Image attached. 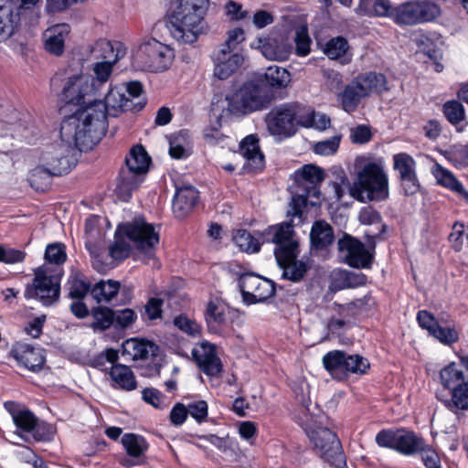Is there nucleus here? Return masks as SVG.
I'll use <instances>...</instances> for the list:
<instances>
[{"mask_svg":"<svg viewBox=\"0 0 468 468\" xmlns=\"http://www.w3.org/2000/svg\"><path fill=\"white\" fill-rule=\"evenodd\" d=\"M263 277L257 275L252 272L241 273L238 279V288L241 292L243 302L245 303L246 292H254L257 287L260 285Z\"/></svg>","mask_w":468,"mask_h":468,"instance_id":"obj_58","label":"nucleus"},{"mask_svg":"<svg viewBox=\"0 0 468 468\" xmlns=\"http://www.w3.org/2000/svg\"><path fill=\"white\" fill-rule=\"evenodd\" d=\"M40 161L41 164L29 172L28 182L37 191L43 192L51 186L54 176L68 174L69 165L66 159H61L58 165H54L49 155H42Z\"/></svg>","mask_w":468,"mask_h":468,"instance_id":"obj_19","label":"nucleus"},{"mask_svg":"<svg viewBox=\"0 0 468 468\" xmlns=\"http://www.w3.org/2000/svg\"><path fill=\"white\" fill-rule=\"evenodd\" d=\"M124 350L133 360H143L147 359L149 356H155L159 347L147 340L130 339L126 341Z\"/></svg>","mask_w":468,"mask_h":468,"instance_id":"obj_37","label":"nucleus"},{"mask_svg":"<svg viewBox=\"0 0 468 468\" xmlns=\"http://www.w3.org/2000/svg\"><path fill=\"white\" fill-rule=\"evenodd\" d=\"M142 103H134L124 94V86L110 87L101 101L83 110L67 116L61 122V136L68 143H73L80 150H90L105 135L108 128L107 117H117L127 111H140Z\"/></svg>","mask_w":468,"mask_h":468,"instance_id":"obj_1","label":"nucleus"},{"mask_svg":"<svg viewBox=\"0 0 468 468\" xmlns=\"http://www.w3.org/2000/svg\"><path fill=\"white\" fill-rule=\"evenodd\" d=\"M92 55L97 58H101V61L116 63L125 55V48L119 41L101 39L96 42Z\"/></svg>","mask_w":468,"mask_h":468,"instance_id":"obj_30","label":"nucleus"},{"mask_svg":"<svg viewBox=\"0 0 468 468\" xmlns=\"http://www.w3.org/2000/svg\"><path fill=\"white\" fill-rule=\"evenodd\" d=\"M71 28L69 24L60 23L47 28L43 33L45 50L56 57L64 53L65 43L69 38Z\"/></svg>","mask_w":468,"mask_h":468,"instance_id":"obj_24","label":"nucleus"},{"mask_svg":"<svg viewBox=\"0 0 468 468\" xmlns=\"http://www.w3.org/2000/svg\"><path fill=\"white\" fill-rule=\"evenodd\" d=\"M310 239L314 249H326L334 242V229L330 224L324 220L315 221L311 229Z\"/></svg>","mask_w":468,"mask_h":468,"instance_id":"obj_34","label":"nucleus"},{"mask_svg":"<svg viewBox=\"0 0 468 468\" xmlns=\"http://www.w3.org/2000/svg\"><path fill=\"white\" fill-rule=\"evenodd\" d=\"M379 233H373L371 230L365 231L366 245L359 239L345 234L338 239V250L344 254L345 262L353 268H370L374 260L375 249Z\"/></svg>","mask_w":468,"mask_h":468,"instance_id":"obj_13","label":"nucleus"},{"mask_svg":"<svg viewBox=\"0 0 468 468\" xmlns=\"http://www.w3.org/2000/svg\"><path fill=\"white\" fill-rule=\"evenodd\" d=\"M244 39L243 29L236 27L229 31L227 40L214 55V75L218 79L226 80L242 65V55L232 51Z\"/></svg>","mask_w":468,"mask_h":468,"instance_id":"obj_16","label":"nucleus"},{"mask_svg":"<svg viewBox=\"0 0 468 468\" xmlns=\"http://www.w3.org/2000/svg\"><path fill=\"white\" fill-rule=\"evenodd\" d=\"M399 429L381 430L376 435L375 441L379 447L388 448L395 451L398 444Z\"/></svg>","mask_w":468,"mask_h":468,"instance_id":"obj_63","label":"nucleus"},{"mask_svg":"<svg viewBox=\"0 0 468 468\" xmlns=\"http://www.w3.org/2000/svg\"><path fill=\"white\" fill-rule=\"evenodd\" d=\"M251 47L259 48L269 60H280L284 58L283 47L271 37H260L256 43L251 44Z\"/></svg>","mask_w":468,"mask_h":468,"instance_id":"obj_45","label":"nucleus"},{"mask_svg":"<svg viewBox=\"0 0 468 468\" xmlns=\"http://www.w3.org/2000/svg\"><path fill=\"white\" fill-rule=\"evenodd\" d=\"M115 63L98 61L93 65L94 76H90V83L95 94L101 95L103 86H106L112 73L113 65Z\"/></svg>","mask_w":468,"mask_h":468,"instance_id":"obj_39","label":"nucleus"},{"mask_svg":"<svg viewBox=\"0 0 468 468\" xmlns=\"http://www.w3.org/2000/svg\"><path fill=\"white\" fill-rule=\"evenodd\" d=\"M169 154L174 159H185L190 154V150L183 134L170 140Z\"/></svg>","mask_w":468,"mask_h":468,"instance_id":"obj_61","label":"nucleus"},{"mask_svg":"<svg viewBox=\"0 0 468 468\" xmlns=\"http://www.w3.org/2000/svg\"><path fill=\"white\" fill-rule=\"evenodd\" d=\"M292 184L289 186L292 195L289 213L300 218L301 209L308 204L315 207L320 203V186L324 179V170L313 164H307L292 175Z\"/></svg>","mask_w":468,"mask_h":468,"instance_id":"obj_7","label":"nucleus"},{"mask_svg":"<svg viewBox=\"0 0 468 468\" xmlns=\"http://www.w3.org/2000/svg\"><path fill=\"white\" fill-rule=\"evenodd\" d=\"M356 78L363 86L367 97L371 94H382L388 90L387 78L381 72L368 71L358 74Z\"/></svg>","mask_w":468,"mask_h":468,"instance_id":"obj_33","label":"nucleus"},{"mask_svg":"<svg viewBox=\"0 0 468 468\" xmlns=\"http://www.w3.org/2000/svg\"><path fill=\"white\" fill-rule=\"evenodd\" d=\"M151 164V157L141 145L131 148L125 157V165L120 169L115 194L123 202H128L145 178Z\"/></svg>","mask_w":468,"mask_h":468,"instance_id":"obj_8","label":"nucleus"},{"mask_svg":"<svg viewBox=\"0 0 468 468\" xmlns=\"http://www.w3.org/2000/svg\"><path fill=\"white\" fill-rule=\"evenodd\" d=\"M346 362V353L341 350L329 351L323 356L324 367L334 379L338 381L348 378Z\"/></svg>","mask_w":468,"mask_h":468,"instance_id":"obj_29","label":"nucleus"},{"mask_svg":"<svg viewBox=\"0 0 468 468\" xmlns=\"http://www.w3.org/2000/svg\"><path fill=\"white\" fill-rule=\"evenodd\" d=\"M432 174L437 183L450 190L459 194L468 201V191L465 190L463 184L449 170L436 164L433 167Z\"/></svg>","mask_w":468,"mask_h":468,"instance_id":"obj_36","label":"nucleus"},{"mask_svg":"<svg viewBox=\"0 0 468 468\" xmlns=\"http://www.w3.org/2000/svg\"><path fill=\"white\" fill-rule=\"evenodd\" d=\"M122 443L127 454L135 459H140L144 456L148 449V443L145 439L141 435L133 433H125L122 437Z\"/></svg>","mask_w":468,"mask_h":468,"instance_id":"obj_41","label":"nucleus"},{"mask_svg":"<svg viewBox=\"0 0 468 468\" xmlns=\"http://www.w3.org/2000/svg\"><path fill=\"white\" fill-rule=\"evenodd\" d=\"M416 161L407 153L393 155V168L399 173L401 186L406 196L416 194L420 185L416 173Z\"/></svg>","mask_w":468,"mask_h":468,"instance_id":"obj_20","label":"nucleus"},{"mask_svg":"<svg viewBox=\"0 0 468 468\" xmlns=\"http://www.w3.org/2000/svg\"><path fill=\"white\" fill-rule=\"evenodd\" d=\"M294 392L296 400L301 405L300 414L295 419L305 431L316 453L335 468H346V457L336 433L323 426L322 416L310 414L308 385L302 382Z\"/></svg>","mask_w":468,"mask_h":468,"instance_id":"obj_2","label":"nucleus"},{"mask_svg":"<svg viewBox=\"0 0 468 468\" xmlns=\"http://www.w3.org/2000/svg\"><path fill=\"white\" fill-rule=\"evenodd\" d=\"M431 335L446 346L454 344L459 340V334L454 328L442 327L440 324L435 326V329Z\"/></svg>","mask_w":468,"mask_h":468,"instance_id":"obj_64","label":"nucleus"},{"mask_svg":"<svg viewBox=\"0 0 468 468\" xmlns=\"http://www.w3.org/2000/svg\"><path fill=\"white\" fill-rule=\"evenodd\" d=\"M113 313V326L116 329H126L130 327L137 319L136 313L131 308L115 310Z\"/></svg>","mask_w":468,"mask_h":468,"instance_id":"obj_60","label":"nucleus"},{"mask_svg":"<svg viewBox=\"0 0 468 468\" xmlns=\"http://www.w3.org/2000/svg\"><path fill=\"white\" fill-rule=\"evenodd\" d=\"M442 112L446 119L456 125L465 119L464 107L459 101L452 100L443 104Z\"/></svg>","mask_w":468,"mask_h":468,"instance_id":"obj_54","label":"nucleus"},{"mask_svg":"<svg viewBox=\"0 0 468 468\" xmlns=\"http://www.w3.org/2000/svg\"><path fill=\"white\" fill-rule=\"evenodd\" d=\"M348 48V42L345 37H335L325 43L324 53L330 59H338L346 53Z\"/></svg>","mask_w":468,"mask_h":468,"instance_id":"obj_53","label":"nucleus"},{"mask_svg":"<svg viewBox=\"0 0 468 468\" xmlns=\"http://www.w3.org/2000/svg\"><path fill=\"white\" fill-rule=\"evenodd\" d=\"M208 5V0H180L168 24L173 37L186 44L197 41L206 27L204 16Z\"/></svg>","mask_w":468,"mask_h":468,"instance_id":"obj_6","label":"nucleus"},{"mask_svg":"<svg viewBox=\"0 0 468 468\" xmlns=\"http://www.w3.org/2000/svg\"><path fill=\"white\" fill-rule=\"evenodd\" d=\"M199 198V193L191 185L176 186L173 198V211L177 218H184L193 210Z\"/></svg>","mask_w":468,"mask_h":468,"instance_id":"obj_26","label":"nucleus"},{"mask_svg":"<svg viewBox=\"0 0 468 468\" xmlns=\"http://www.w3.org/2000/svg\"><path fill=\"white\" fill-rule=\"evenodd\" d=\"M192 356L198 368L207 376L216 377L222 371V363L216 346L204 341L192 349Z\"/></svg>","mask_w":468,"mask_h":468,"instance_id":"obj_22","label":"nucleus"},{"mask_svg":"<svg viewBox=\"0 0 468 468\" xmlns=\"http://www.w3.org/2000/svg\"><path fill=\"white\" fill-rule=\"evenodd\" d=\"M60 139H61V142L64 143L66 145H63L58 149H54V151L45 152L42 155H49L50 161L54 165H58V162L61 161V159H66L67 163L69 165V172L75 164L73 162L72 157H70L69 155V154H66V153H69L73 148H77L80 151V149L79 147H77V145H75L73 143L70 144V143H68L67 141L63 140L61 135H60ZM83 150H81V152Z\"/></svg>","mask_w":468,"mask_h":468,"instance_id":"obj_55","label":"nucleus"},{"mask_svg":"<svg viewBox=\"0 0 468 468\" xmlns=\"http://www.w3.org/2000/svg\"><path fill=\"white\" fill-rule=\"evenodd\" d=\"M46 263L50 267H61L67 260L65 246L62 243L48 244L45 250Z\"/></svg>","mask_w":468,"mask_h":468,"instance_id":"obj_52","label":"nucleus"},{"mask_svg":"<svg viewBox=\"0 0 468 468\" xmlns=\"http://www.w3.org/2000/svg\"><path fill=\"white\" fill-rule=\"evenodd\" d=\"M61 101L65 104L80 106L75 112L92 105L96 94L90 86V75L78 74L69 78L61 92Z\"/></svg>","mask_w":468,"mask_h":468,"instance_id":"obj_18","label":"nucleus"},{"mask_svg":"<svg viewBox=\"0 0 468 468\" xmlns=\"http://www.w3.org/2000/svg\"><path fill=\"white\" fill-rule=\"evenodd\" d=\"M424 444V439L415 431L399 429L398 444L395 447L396 452L406 456H411L419 453L423 449Z\"/></svg>","mask_w":468,"mask_h":468,"instance_id":"obj_31","label":"nucleus"},{"mask_svg":"<svg viewBox=\"0 0 468 468\" xmlns=\"http://www.w3.org/2000/svg\"><path fill=\"white\" fill-rule=\"evenodd\" d=\"M358 220L363 225L374 226L375 230L370 229L373 233H379L378 240L385 239V233L387 232V225L382 222L380 213L372 206H367L360 209L358 214Z\"/></svg>","mask_w":468,"mask_h":468,"instance_id":"obj_38","label":"nucleus"},{"mask_svg":"<svg viewBox=\"0 0 468 468\" xmlns=\"http://www.w3.org/2000/svg\"><path fill=\"white\" fill-rule=\"evenodd\" d=\"M439 383L443 390L436 398L449 410L457 414L468 410V356L460 357V363L451 362L439 372Z\"/></svg>","mask_w":468,"mask_h":468,"instance_id":"obj_5","label":"nucleus"},{"mask_svg":"<svg viewBox=\"0 0 468 468\" xmlns=\"http://www.w3.org/2000/svg\"><path fill=\"white\" fill-rule=\"evenodd\" d=\"M204 316L210 334L228 337L234 333L233 324L239 313L224 302L215 299L207 303Z\"/></svg>","mask_w":468,"mask_h":468,"instance_id":"obj_17","label":"nucleus"},{"mask_svg":"<svg viewBox=\"0 0 468 468\" xmlns=\"http://www.w3.org/2000/svg\"><path fill=\"white\" fill-rule=\"evenodd\" d=\"M147 258L154 256V250L159 243V233L155 231L153 224L148 223L143 217L134 218L131 222L120 226L115 232L113 243L109 247L111 257L122 261L129 257L131 245Z\"/></svg>","mask_w":468,"mask_h":468,"instance_id":"obj_4","label":"nucleus"},{"mask_svg":"<svg viewBox=\"0 0 468 468\" xmlns=\"http://www.w3.org/2000/svg\"><path fill=\"white\" fill-rule=\"evenodd\" d=\"M276 292L275 282L270 279L264 278L261 282L254 292H246L245 303L247 304H255L263 303L274 296Z\"/></svg>","mask_w":468,"mask_h":468,"instance_id":"obj_42","label":"nucleus"},{"mask_svg":"<svg viewBox=\"0 0 468 468\" xmlns=\"http://www.w3.org/2000/svg\"><path fill=\"white\" fill-rule=\"evenodd\" d=\"M39 0H21L19 5H5L9 6L15 14L17 15V24L21 19H26L27 16H32L29 18L30 22L36 21L39 16L40 11L37 6Z\"/></svg>","mask_w":468,"mask_h":468,"instance_id":"obj_49","label":"nucleus"},{"mask_svg":"<svg viewBox=\"0 0 468 468\" xmlns=\"http://www.w3.org/2000/svg\"><path fill=\"white\" fill-rule=\"evenodd\" d=\"M110 377L115 388L132 391L137 388L134 374L128 366L116 362L110 367Z\"/></svg>","mask_w":468,"mask_h":468,"instance_id":"obj_32","label":"nucleus"},{"mask_svg":"<svg viewBox=\"0 0 468 468\" xmlns=\"http://www.w3.org/2000/svg\"><path fill=\"white\" fill-rule=\"evenodd\" d=\"M342 108L345 112L351 113L355 112L361 101L367 98L363 86L355 77L337 95Z\"/></svg>","mask_w":468,"mask_h":468,"instance_id":"obj_28","label":"nucleus"},{"mask_svg":"<svg viewBox=\"0 0 468 468\" xmlns=\"http://www.w3.org/2000/svg\"><path fill=\"white\" fill-rule=\"evenodd\" d=\"M305 105L299 102H286L273 107L265 117L269 133L280 139L294 135L298 127L310 125L309 113Z\"/></svg>","mask_w":468,"mask_h":468,"instance_id":"obj_9","label":"nucleus"},{"mask_svg":"<svg viewBox=\"0 0 468 468\" xmlns=\"http://www.w3.org/2000/svg\"><path fill=\"white\" fill-rule=\"evenodd\" d=\"M412 41L418 47L420 52H422L431 59H436L438 57V49L434 41L424 32L417 31L412 35Z\"/></svg>","mask_w":468,"mask_h":468,"instance_id":"obj_51","label":"nucleus"},{"mask_svg":"<svg viewBox=\"0 0 468 468\" xmlns=\"http://www.w3.org/2000/svg\"><path fill=\"white\" fill-rule=\"evenodd\" d=\"M93 323L91 327L94 331H105L114 323V313L109 307L98 306L91 310Z\"/></svg>","mask_w":468,"mask_h":468,"instance_id":"obj_48","label":"nucleus"},{"mask_svg":"<svg viewBox=\"0 0 468 468\" xmlns=\"http://www.w3.org/2000/svg\"><path fill=\"white\" fill-rule=\"evenodd\" d=\"M239 153L245 159L243 165L245 170L258 173L264 168V154L261 151L257 134H249L240 141Z\"/></svg>","mask_w":468,"mask_h":468,"instance_id":"obj_23","label":"nucleus"},{"mask_svg":"<svg viewBox=\"0 0 468 468\" xmlns=\"http://www.w3.org/2000/svg\"><path fill=\"white\" fill-rule=\"evenodd\" d=\"M394 7L389 0H359L355 11L362 16H390Z\"/></svg>","mask_w":468,"mask_h":468,"instance_id":"obj_35","label":"nucleus"},{"mask_svg":"<svg viewBox=\"0 0 468 468\" xmlns=\"http://www.w3.org/2000/svg\"><path fill=\"white\" fill-rule=\"evenodd\" d=\"M299 249L292 251V255L288 259L282 261L279 257H275L278 266L282 270V278L289 280L292 282H301L310 269L308 259L303 258L298 260Z\"/></svg>","mask_w":468,"mask_h":468,"instance_id":"obj_25","label":"nucleus"},{"mask_svg":"<svg viewBox=\"0 0 468 468\" xmlns=\"http://www.w3.org/2000/svg\"><path fill=\"white\" fill-rule=\"evenodd\" d=\"M235 244L245 252L255 253L260 251L261 243L246 229H238L233 236Z\"/></svg>","mask_w":468,"mask_h":468,"instance_id":"obj_50","label":"nucleus"},{"mask_svg":"<svg viewBox=\"0 0 468 468\" xmlns=\"http://www.w3.org/2000/svg\"><path fill=\"white\" fill-rule=\"evenodd\" d=\"M175 58L174 50L154 37L141 41L132 55V65L135 69L162 72L169 69Z\"/></svg>","mask_w":468,"mask_h":468,"instance_id":"obj_10","label":"nucleus"},{"mask_svg":"<svg viewBox=\"0 0 468 468\" xmlns=\"http://www.w3.org/2000/svg\"><path fill=\"white\" fill-rule=\"evenodd\" d=\"M290 73L283 68L276 65L267 68L264 73L265 84L272 89H281L290 82Z\"/></svg>","mask_w":468,"mask_h":468,"instance_id":"obj_47","label":"nucleus"},{"mask_svg":"<svg viewBox=\"0 0 468 468\" xmlns=\"http://www.w3.org/2000/svg\"><path fill=\"white\" fill-rule=\"evenodd\" d=\"M286 216L287 220L271 225L261 233L263 242L275 245L274 256L279 257L282 261L288 259L292 255V251L299 249V243L294 238V228L303 221V209H301L300 218L291 215L289 209Z\"/></svg>","mask_w":468,"mask_h":468,"instance_id":"obj_12","label":"nucleus"},{"mask_svg":"<svg viewBox=\"0 0 468 468\" xmlns=\"http://www.w3.org/2000/svg\"><path fill=\"white\" fill-rule=\"evenodd\" d=\"M62 267H50L43 264L35 271L32 284H28L24 295L27 299H37L44 306H50L58 301Z\"/></svg>","mask_w":468,"mask_h":468,"instance_id":"obj_11","label":"nucleus"},{"mask_svg":"<svg viewBox=\"0 0 468 468\" xmlns=\"http://www.w3.org/2000/svg\"><path fill=\"white\" fill-rule=\"evenodd\" d=\"M228 110L234 115H247L266 109L270 98L263 89L254 81H247L230 96L226 98Z\"/></svg>","mask_w":468,"mask_h":468,"instance_id":"obj_14","label":"nucleus"},{"mask_svg":"<svg viewBox=\"0 0 468 468\" xmlns=\"http://www.w3.org/2000/svg\"><path fill=\"white\" fill-rule=\"evenodd\" d=\"M356 181L351 195L360 202H380L388 197V176L384 161L370 155L355 159Z\"/></svg>","mask_w":468,"mask_h":468,"instance_id":"obj_3","label":"nucleus"},{"mask_svg":"<svg viewBox=\"0 0 468 468\" xmlns=\"http://www.w3.org/2000/svg\"><path fill=\"white\" fill-rule=\"evenodd\" d=\"M120 290V282L112 280L100 281L90 290L92 297L98 303L110 302Z\"/></svg>","mask_w":468,"mask_h":468,"instance_id":"obj_44","label":"nucleus"},{"mask_svg":"<svg viewBox=\"0 0 468 468\" xmlns=\"http://www.w3.org/2000/svg\"><path fill=\"white\" fill-rule=\"evenodd\" d=\"M174 324L182 332L194 337L198 336L201 333L200 324L184 314L175 317Z\"/></svg>","mask_w":468,"mask_h":468,"instance_id":"obj_62","label":"nucleus"},{"mask_svg":"<svg viewBox=\"0 0 468 468\" xmlns=\"http://www.w3.org/2000/svg\"><path fill=\"white\" fill-rule=\"evenodd\" d=\"M346 369H347L348 377L351 374L363 375L369 368L368 360L360 355H349L346 353Z\"/></svg>","mask_w":468,"mask_h":468,"instance_id":"obj_59","label":"nucleus"},{"mask_svg":"<svg viewBox=\"0 0 468 468\" xmlns=\"http://www.w3.org/2000/svg\"><path fill=\"white\" fill-rule=\"evenodd\" d=\"M294 42L297 56L305 57L310 53L312 40L306 26L302 25L296 28Z\"/></svg>","mask_w":468,"mask_h":468,"instance_id":"obj_57","label":"nucleus"},{"mask_svg":"<svg viewBox=\"0 0 468 468\" xmlns=\"http://www.w3.org/2000/svg\"><path fill=\"white\" fill-rule=\"evenodd\" d=\"M4 408L11 415L16 429L20 432L30 433L32 431L37 418L25 405L8 400L4 403Z\"/></svg>","mask_w":468,"mask_h":468,"instance_id":"obj_27","label":"nucleus"},{"mask_svg":"<svg viewBox=\"0 0 468 468\" xmlns=\"http://www.w3.org/2000/svg\"><path fill=\"white\" fill-rule=\"evenodd\" d=\"M10 353L20 367L35 373L42 370L46 363L44 349L27 343H16Z\"/></svg>","mask_w":468,"mask_h":468,"instance_id":"obj_21","label":"nucleus"},{"mask_svg":"<svg viewBox=\"0 0 468 468\" xmlns=\"http://www.w3.org/2000/svg\"><path fill=\"white\" fill-rule=\"evenodd\" d=\"M441 14V7L430 0H413L394 6L391 17L397 25L414 26L434 21Z\"/></svg>","mask_w":468,"mask_h":468,"instance_id":"obj_15","label":"nucleus"},{"mask_svg":"<svg viewBox=\"0 0 468 468\" xmlns=\"http://www.w3.org/2000/svg\"><path fill=\"white\" fill-rule=\"evenodd\" d=\"M367 277L363 273L350 271H339L334 278V285L338 290L356 288L365 285Z\"/></svg>","mask_w":468,"mask_h":468,"instance_id":"obj_43","label":"nucleus"},{"mask_svg":"<svg viewBox=\"0 0 468 468\" xmlns=\"http://www.w3.org/2000/svg\"><path fill=\"white\" fill-rule=\"evenodd\" d=\"M65 290L68 297L74 300H82L90 289V284L82 279L80 273L75 272L69 275Z\"/></svg>","mask_w":468,"mask_h":468,"instance_id":"obj_46","label":"nucleus"},{"mask_svg":"<svg viewBox=\"0 0 468 468\" xmlns=\"http://www.w3.org/2000/svg\"><path fill=\"white\" fill-rule=\"evenodd\" d=\"M17 27V15L5 5L0 6V42L12 37Z\"/></svg>","mask_w":468,"mask_h":468,"instance_id":"obj_40","label":"nucleus"},{"mask_svg":"<svg viewBox=\"0 0 468 468\" xmlns=\"http://www.w3.org/2000/svg\"><path fill=\"white\" fill-rule=\"evenodd\" d=\"M118 359V351L114 348H107L103 352L95 356L92 358L90 365L99 370L107 371L109 369L108 365H110L111 367L112 365H115Z\"/></svg>","mask_w":468,"mask_h":468,"instance_id":"obj_56","label":"nucleus"}]
</instances>
